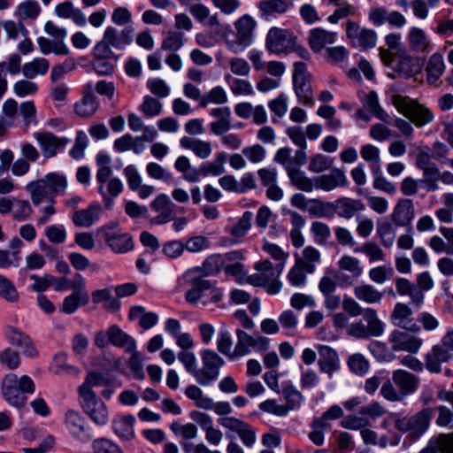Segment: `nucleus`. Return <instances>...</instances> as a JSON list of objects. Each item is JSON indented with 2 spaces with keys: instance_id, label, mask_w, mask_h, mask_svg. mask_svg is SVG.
I'll use <instances>...</instances> for the list:
<instances>
[{
  "instance_id": "1",
  "label": "nucleus",
  "mask_w": 453,
  "mask_h": 453,
  "mask_svg": "<svg viewBox=\"0 0 453 453\" xmlns=\"http://www.w3.org/2000/svg\"><path fill=\"white\" fill-rule=\"evenodd\" d=\"M111 380L109 375L103 372H89L85 381L79 387V403L87 415L97 425H104L109 418V411L104 404L97 399L92 390L93 386L106 385Z\"/></svg>"
},
{
  "instance_id": "2",
  "label": "nucleus",
  "mask_w": 453,
  "mask_h": 453,
  "mask_svg": "<svg viewBox=\"0 0 453 453\" xmlns=\"http://www.w3.org/2000/svg\"><path fill=\"white\" fill-rule=\"evenodd\" d=\"M66 188L65 176L58 173H49L42 178L29 181L25 187L35 206L44 201L52 203L54 197L63 193Z\"/></svg>"
},
{
  "instance_id": "3",
  "label": "nucleus",
  "mask_w": 453,
  "mask_h": 453,
  "mask_svg": "<svg viewBox=\"0 0 453 453\" xmlns=\"http://www.w3.org/2000/svg\"><path fill=\"white\" fill-rule=\"evenodd\" d=\"M35 385L27 375L14 373L5 375L2 380V395L4 400L15 408H22L27 403V394H33Z\"/></svg>"
},
{
  "instance_id": "4",
  "label": "nucleus",
  "mask_w": 453,
  "mask_h": 453,
  "mask_svg": "<svg viewBox=\"0 0 453 453\" xmlns=\"http://www.w3.org/2000/svg\"><path fill=\"white\" fill-rule=\"evenodd\" d=\"M255 27L256 21L250 16L243 15L234 22L235 35L230 28H226L222 40L227 50L234 54L244 51L252 43Z\"/></svg>"
},
{
  "instance_id": "5",
  "label": "nucleus",
  "mask_w": 453,
  "mask_h": 453,
  "mask_svg": "<svg viewBox=\"0 0 453 453\" xmlns=\"http://www.w3.org/2000/svg\"><path fill=\"white\" fill-rule=\"evenodd\" d=\"M256 273L248 276L247 282L255 287H264L269 295L278 294L282 287L279 277L283 271L284 263L273 266L268 259L258 261L254 265Z\"/></svg>"
},
{
  "instance_id": "6",
  "label": "nucleus",
  "mask_w": 453,
  "mask_h": 453,
  "mask_svg": "<svg viewBox=\"0 0 453 453\" xmlns=\"http://www.w3.org/2000/svg\"><path fill=\"white\" fill-rule=\"evenodd\" d=\"M392 104L417 127H422L434 121V113L428 107L408 96L395 95L392 96Z\"/></svg>"
},
{
  "instance_id": "7",
  "label": "nucleus",
  "mask_w": 453,
  "mask_h": 453,
  "mask_svg": "<svg viewBox=\"0 0 453 453\" xmlns=\"http://www.w3.org/2000/svg\"><path fill=\"white\" fill-rule=\"evenodd\" d=\"M113 27H108L93 48V69L99 75H109L113 70Z\"/></svg>"
},
{
  "instance_id": "8",
  "label": "nucleus",
  "mask_w": 453,
  "mask_h": 453,
  "mask_svg": "<svg viewBox=\"0 0 453 453\" xmlns=\"http://www.w3.org/2000/svg\"><path fill=\"white\" fill-rule=\"evenodd\" d=\"M96 180L99 183L98 191L103 196L105 206L110 208L113 195V179H111V157L110 154L100 151L96 157Z\"/></svg>"
},
{
  "instance_id": "9",
  "label": "nucleus",
  "mask_w": 453,
  "mask_h": 453,
  "mask_svg": "<svg viewBox=\"0 0 453 453\" xmlns=\"http://www.w3.org/2000/svg\"><path fill=\"white\" fill-rule=\"evenodd\" d=\"M73 293L65 296L60 306V311L65 314L74 313L81 306L87 305L89 296L86 290V280L81 273H75L71 280Z\"/></svg>"
},
{
  "instance_id": "10",
  "label": "nucleus",
  "mask_w": 453,
  "mask_h": 453,
  "mask_svg": "<svg viewBox=\"0 0 453 453\" xmlns=\"http://www.w3.org/2000/svg\"><path fill=\"white\" fill-rule=\"evenodd\" d=\"M203 368L195 372V379L198 384L207 386L218 379L219 370L224 365V359L216 352L205 349L201 354Z\"/></svg>"
},
{
  "instance_id": "11",
  "label": "nucleus",
  "mask_w": 453,
  "mask_h": 453,
  "mask_svg": "<svg viewBox=\"0 0 453 453\" xmlns=\"http://www.w3.org/2000/svg\"><path fill=\"white\" fill-rule=\"evenodd\" d=\"M294 89L299 101L306 105H311L312 88L311 74L307 72V65L303 62H296L293 71Z\"/></svg>"
},
{
  "instance_id": "12",
  "label": "nucleus",
  "mask_w": 453,
  "mask_h": 453,
  "mask_svg": "<svg viewBox=\"0 0 453 453\" xmlns=\"http://www.w3.org/2000/svg\"><path fill=\"white\" fill-rule=\"evenodd\" d=\"M185 394L188 398L195 402L197 408L210 411L213 410L218 415H227L232 412V408L227 402L214 403V401L203 395V390L196 386L190 385L186 388Z\"/></svg>"
},
{
  "instance_id": "13",
  "label": "nucleus",
  "mask_w": 453,
  "mask_h": 453,
  "mask_svg": "<svg viewBox=\"0 0 453 453\" xmlns=\"http://www.w3.org/2000/svg\"><path fill=\"white\" fill-rule=\"evenodd\" d=\"M296 37L291 32L279 27H273L266 35V48L270 52L280 54L295 46Z\"/></svg>"
},
{
  "instance_id": "14",
  "label": "nucleus",
  "mask_w": 453,
  "mask_h": 453,
  "mask_svg": "<svg viewBox=\"0 0 453 453\" xmlns=\"http://www.w3.org/2000/svg\"><path fill=\"white\" fill-rule=\"evenodd\" d=\"M65 423L67 430L75 439L82 442H88L91 439L86 418L79 411L67 410L65 414Z\"/></svg>"
},
{
  "instance_id": "15",
  "label": "nucleus",
  "mask_w": 453,
  "mask_h": 453,
  "mask_svg": "<svg viewBox=\"0 0 453 453\" xmlns=\"http://www.w3.org/2000/svg\"><path fill=\"white\" fill-rule=\"evenodd\" d=\"M388 341L392 350L411 354L418 353L423 344L422 339L400 330H394L389 334Z\"/></svg>"
},
{
  "instance_id": "16",
  "label": "nucleus",
  "mask_w": 453,
  "mask_h": 453,
  "mask_svg": "<svg viewBox=\"0 0 453 453\" xmlns=\"http://www.w3.org/2000/svg\"><path fill=\"white\" fill-rule=\"evenodd\" d=\"M433 412L431 408L423 409L409 419L398 421L397 426L399 429L410 430L414 434L419 435L427 429L433 417Z\"/></svg>"
},
{
  "instance_id": "17",
  "label": "nucleus",
  "mask_w": 453,
  "mask_h": 453,
  "mask_svg": "<svg viewBox=\"0 0 453 453\" xmlns=\"http://www.w3.org/2000/svg\"><path fill=\"white\" fill-rule=\"evenodd\" d=\"M74 113L81 119L92 117L98 110V102L93 93L92 84H88L82 96L73 105Z\"/></svg>"
},
{
  "instance_id": "18",
  "label": "nucleus",
  "mask_w": 453,
  "mask_h": 453,
  "mask_svg": "<svg viewBox=\"0 0 453 453\" xmlns=\"http://www.w3.org/2000/svg\"><path fill=\"white\" fill-rule=\"evenodd\" d=\"M347 182L345 173L339 168H334L329 173L314 177L315 188L326 192L336 188L345 187Z\"/></svg>"
},
{
  "instance_id": "19",
  "label": "nucleus",
  "mask_w": 453,
  "mask_h": 453,
  "mask_svg": "<svg viewBox=\"0 0 453 453\" xmlns=\"http://www.w3.org/2000/svg\"><path fill=\"white\" fill-rule=\"evenodd\" d=\"M34 136L41 147L42 156L47 158L54 157L58 149L67 143L66 139L58 138L49 132H38Z\"/></svg>"
},
{
  "instance_id": "20",
  "label": "nucleus",
  "mask_w": 453,
  "mask_h": 453,
  "mask_svg": "<svg viewBox=\"0 0 453 453\" xmlns=\"http://www.w3.org/2000/svg\"><path fill=\"white\" fill-rule=\"evenodd\" d=\"M407 42L410 49L415 53L427 54L433 48L427 34L423 29L417 27H412L409 29Z\"/></svg>"
},
{
  "instance_id": "21",
  "label": "nucleus",
  "mask_w": 453,
  "mask_h": 453,
  "mask_svg": "<svg viewBox=\"0 0 453 453\" xmlns=\"http://www.w3.org/2000/svg\"><path fill=\"white\" fill-rule=\"evenodd\" d=\"M319 360L318 365L322 372L329 376L338 370L339 357L337 352L329 346L319 345L318 347Z\"/></svg>"
},
{
  "instance_id": "22",
  "label": "nucleus",
  "mask_w": 453,
  "mask_h": 453,
  "mask_svg": "<svg viewBox=\"0 0 453 453\" xmlns=\"http://www.w3.org/2000/svg\"><path fill=\"white\" fill-rule=\"evenodd\" d=\"M7 338L9 343L13 347L20 349L24 356L28 357H37L38 351L30 337L26 334L17 329H12Z\"/></svg>"
},
{
  "instance_id": "23",
  "label": "nucleus",
  "mask_w": 453,
  "mask_h": 453,
  "mask_svg": "<svg viewBox=\"0 0 453 453\" xmlns=\"http://www.w3.org/2000/svg\"><path fill=\"white\" fill-rule=\"evenodd\" d=\"M289 181L298 190L303 192H312L315 188L314 178L308 177L303 171L293 165H286Z\"/></svg>"
},
{
  "instance_id": "24",
  "label": "nucleus",
  "mask_w": 453,
  "mask_h": 453,
  "mask_svg": "<svg viewBox=\"0 0 453 453\" xmlns=\"http://www.w3.org/2000/svg\"><path fill=\"white\" fill-rule=\"evenodd\" d=\"M414 218V206L411 199H400L394 208L392 221L395 226H406Z\"/></svg>"
},
{
  "instance_id": "25",
  "label": "nucleus",
  "mask_w": 453,
  "mask_h": 453,
  "mask_svg": "<svg viewBox=\"0 0 453 453\" xmlns=\"http://www.w3.org/2000/svg\"><path fill=\"white\" fill-rule=\"evenodd\" d=\"M337 265L340 273H348L349 274V276H339L342 282H347L349 277L357 279L363 273L359 259L350 255L342 256L339 259Z\"/></svg>"
},
{
  "instance_id": "26",
  "label": "nucleus",
  "mask_w": 453,
  "mask_h": 453,
  "mask_svg": "<svg viewBox=\"0 0 453 453\" xmlns=\"http://www.w3.org/2000/svg\"><path fill=\"white\" fill-rule=\"evenodd\" d=\"M101 211L99 204L92 203L87 209L76 211L73 215V222L79 227H89L98 220Z\"/></svg>"
},
{
  "instance_id": "27",
  "label": "nucleus",
  "mask_w": 453,
  "mask_h": 453,
  "mask_svg": "<svg viewBox=\"0 0 453 453\" xmlns=\"http://www.w3.org/2000/svg\"><path fill=\"white\" fill-rule=\"evenodd\" d=\"M450 358L449 349L443 345H434L426 356V367L432 372H441V364Z\"/></svg>"
},
{
  "instance_id": "28",
  "label": "nucleus",
  "mask_w": 453,
  "mask_h": 453,
  "mask_svg": "<svg viewBox=\"0 0 453 453\" xmlns=\"http://www.w3.org/2000/svg\"><path fill=\"white\" fill-rule=\"evenodd\" d=\"M182 148L191 150L197 157L201 159L208 158L212 151L211 143L207 141L183 136L180 140Z\"/></svg>"
},
{
  "instance_id": "29",
  "label": "nucleus",
  "mask_w": 453,
  "mask_h": 453,
  "mask_svg": "<svg viewBox=\"0 0 453 453\" xmlns=\"http://www.w3.org/2000/svg\"><path fill=\"white\" fill-rule=\"evenodd\" d=\"M336 34L322 28H314L309 34V46L316 53L322 50L326 44L335 42Z\"/></svg>"
},
{
  "instance_id": "30",
  "label": "nucleus",
  "mask_w": 453,
  "mask_h": 453,
  "mask_svg": "<svg viewBox=\"0 0 453 453\" xmlns=\"http://www.w3.org/2000/svg\"><path fill=\"white\" fill-rule=\"evenodd\" d=\"M334 205V212L344 219H350L357 211L365 210V204L360 200L347 197L338 199Z\"/></svg>"
},
{
  "instance_id": "31",
  "label": "nucleus",
  "mask_w": 453,
  "mask_h": 453,
  "mask_svg": "<svg viewBox=\"0 0 453 453\" xmlns=\"http://www.w3.org/2000/svg\"><path fill=\"white\" fill-rule=\"evenodd\" d=\"M412 315L411 309L402 303H397L392 311L391 319L394 324L401 328L408 329L412 332H418L419 326L416 324L411 325L408 327V322L411 321L410 318Z\"/></svg>"
},
{
  "instance_id": "32",
  "label": "nucleus",
  "mask_w": 453,
  "mask_h": 453,
  "mask_svg": "<svg viewBox=\"0 0 453 453\" xmlns=\"http://www.w3.org/2000/svg\"><path fill=\"white\" fill-rule=\"evenodd\" d=\"M353 293L357 300L367 304L379 303L383 297L382 292L368 283L357 285L353 289Z\"/></svg>"
},
{
  "instance_id": "33",
  "label": "nucleus",
  "mask_w": 453,
  "mask_h": 453,
  "mask_svg": "<svg viewBox=\"0 0 453 453\" xmlns=\"http://www.w3.org/2000/svg\"><path fill=\"white\" fill-rule=\"evenodd\" d=\"M445 69L443 57L440 53H434L430 56L426 67V82L435 85Z\"/></svg>"
},
{
  "instance_id": "34",
  "label": "nucleus",
  "mask_w": 453,
  "mask_h": 453,
  "mask_svg": "<svg viewBox=\"0 0 453 453\" xmlns=\"http://www.w3.org/2000/svg\"><path fill=\"white\" fill-rule=\"evenodd\" d=\"M392 380L405 394L413 393L418 385V378L416 375L402 369L393 372Z\"/></svg>"
},
{
  "instance_id": "35",
  "label": "nucleus",
  "mask_w": 453,
  "mask_h": 453,
  "mask_svg": "<svg viewBox=\"0 0 453 453\" xmlns=\"http://www.w3.org/2000/svg\"><path fill=\"white\" fill-rule=\"evenodd\" d=\"M50 68L49 61L44 58H35L22 65V74L28 80H33L36 76H43Z\"/></svg>"
},
{
  "instance_id": "36",
  "label": "nucleus",
  "mask_w": 453,
  "mask_h": 453,
  "mask_svg": "<svg viewBox=\"0 0 453 453\" xmlns=\"http://www.w3.org/2000/svg\"><path fill=\"white\" fill-rule=\"evenodd\" d=\"M289 8L286 0H263L258 4V9L265 19L285 13Z\"/></svg>"
},
{
  "instance_id": "37",
  "label": "nucleus",
  "mask_w": 453,
  "mask_h": 453,
  "mask_svg": "<svg viewBox=\"0 0 453 453\" xmlns=\"http://www.w3.org/2000/svg\"><path fill=\"white\" fill-rule=\"evenodd\" d=\"M420 71L418 60L411 55H402L399 57L395 72L402 77L411 78Z\"/></svg>"
},
{
  "instance_id": "38",
  "label": "nucleus",
  "mask_w": 453,
  "mask_h": 453,
  "mask_svg": "<svg viewBox=\"0 0 453 453\" xmlns=\"http://www.w3.org/2000/svg\"><path fill=\"white\" fill-rule=\"evenodd\" d=\"M50 370L57 375L62 376V375H73V376H78L81 372V370L73 366L72 365H69L66 360V355L64 353L57 354L53 360L50 366Z\"/></svg>"
},
{
  "instance_id": "39",
  "label": "nucleus",
  "mask_w": 453,
  "mask_h": 453,
  "mask_svg": "<svg viewBox=\"0 0 453 453\" xmlns=\"http://www.w3.org/2000/svg\"><path fill=\"white\" fill-rule=\"evenodd\" d=\"M41 12L39 4L35 0H26L18 4L14 15L20 20L35 19Z\"/></svg>"
},
{
  "instance_id": "40",
  "label": "nucleus",
  "mask_w": 453,
  "mask_h": 453,
  "mask_svg": "<svg viewBox=\"0 0 453 453\" xmlns=\"http://www.w3.org/2000/svg\"><path fill=\"white\" fill-rule=\"evenodd\" d=\"M226 155L224 152L218 153L212 161L203 164L199 174L203 176H219L225 172Z\"/></svg>"
},
{
  "instance_id": "41",
  "label": "nucleus",
  "mask_w": 453,
  "mask_h": 453,
  "mask_svg": "<svg viewBox=\"0 0 453 453\" xmlns=\"http://www.w3.org/2000/svg\"><path fill=\"white\" fill-rule=\"evenodd\" d=\"M189 12L196 19L205 26L216 27L219 25V19L217 14L211 15L210 10L202 4L191 5Z\"/></svg>"
},
{
  "instance_id": "42",
  "label": "nucleus",
  "mask_w": 453,
  "mask_h": 453,
  "mask_svg": "<svg viewBox=\"0 0 453 453\" xmlns=\"http://www.w3.org/2000/svg\"><path fill=\"white\" fill-rule=\"evenodd\" d=\"M174 167L183 175V179L188 182H197L200 180L199 171L193 169L189 159L185 156H180L174 162Z\"/></svg>"
},
{
  "instance_id": "43",
  "label": "nucleus",
  "mask_w": 453,
  "mask_h": 453,
  "mask_svg": "<svg viewBox=\"0 0 453 453\" xmlns=\"http://www.w3.org/2000/svg\"><path fill=\"white\" fill-rule=\"evenodd\" d=\"M237 342L231 355V359L248 355L252 348L253 336L247 334L242 329L236 330Z\"/></svg>"
},
{
  "instance_id": "44",
  "label": "nucleus",
  "mask_w": 453,
  "mask_h": 453,
  "mask_svg": "<svg viewBox=\"0 0 453 453\" xmlns=\"http://www.w3.org/2000/svg\"><path fill=\"white\" fill-rule=\"evenodd\" d=\"M37 43L41 52L44 55L50 54L51 52L55 53L56 55H67L69 53V49L65 42H51L48 38L41 36L37 39Z\"/></svg>"
},
{
  "instance_id": "45",
  "label": "nucleus",
  "mask_w": 453,
  "mask_h": 453,
  "mask_svg": "<svg viewBox=\"0 0 453 453\" xmlns=\"http://www.w3.org/2000/svg\"><path fill=\"white\" fill-rule=\"evenodd\" d=\"M296 260H301L302 265L306 267L308 273L315 271V265L321 260V255L319 250L312 246L305 247L302 251V257L296 256Z\"/></svg>"
},
{
  "instance_id": "46",
  "label": "nucleus",
  "mask_w": 453,
  "mask_h": 453,
  "mask_svg": "<svg viewBox=\"0 0 453 453\" xmlns=\"http://www.w3.org/2000/svg\"><path fill=\"white\" fill-rule=\"evenodd\" d=\"M0 297L10 303H17L20 296L14 283L0 274Z\"/></svg>"
},
{
  "instance_id": "47",
  "label": "nucleus",
  "mask_w": 453,
  "mask_h": 453,
  "mask_svg": "<svg viewBox=\"0 0 453 453\" xmlns=\"http://www.w3.org/2000/svg\"><path fill=\"white\" fill-rule=\"evenodd\" d=\"M334 203L330 202H325L320 199L309 200L308 211L315 217H331L334 214Z\"/></svg>"
},
{
  "instance_id": "48",
  "label": "nucleus",
  "mask_w": 453,
  "mask_h": 453,
  "mask_svg": "<svg viewBox=\"0 0 453 453\" xmlns=\"http://www.w3.org/2000/svg\"><path fill=\"white\" fill-rule=\"evenodd\" d=\"M364 319L367 323L366 328L369 329L372 336H380L384 332V325L378 319L376 311L371 308L364 310Z\"/></svg>"
},
{
  "instance_id": "49",
  "label": "nucleus",
  "mask_w": 453,
  "mask_h": 453,
  "mask_svg": "<svg viewBox=\"0 0 453 453\" xmlns=\"http://www.w3.org/2000/svg\"><path fill=\"white\" fill-rule=\"evenodd\" d=\"M251 220L252 213L245 211L237 222L228 229V233L238 239L244 237L251 226Z\"/></svg>"
},
{
  "instance_id": "50",
  "label": "nucleus",
  "mask_w": 453,
  "mask_h": 453,
  "mask_svg": "<svg viewBox=\"0 0 453 453\" xmlns=\"http://www.w3.org/2000/svg\"><path fill=\"white\" fill-rule=\"evenodd\" d=\"M184 44V35L180 31H169L162 40L161 49L172 52L178 51Z\"/></svg>"
},
{
  "instance_id": "51",
  "label": "nucleus",
  "mask_w": 453,
  "mask_h": 453,
  "mask_svg": "<svg viewBox=\"0 0 453 453\" xmlns=\"http://www.w3.org/2000/svg\"><path fill=\"white\" fill-rule=\"evenodd\" d=\"M21 359L19 353L10 347L0 351V365L9 370H16L19 367Z\"/></svg>"
},
{
  "instance_id": "52",
  "label": "nucleus",
  "mask_w": 453,
  "mask_h": 453,
  "mask_svg": "<svg viewBox=\"0 0 453 453\" xmlns=\"http://www.w3.org/2000/svg\"><path fill=\"white\" fill-rule=\"evenodd\" d=\"M365 106L368 110L379 119L389 122V115L380 107L377 94L374 91H371L365 96Z\"/></svg>"
},
{
  "instance_id": "53",
  "label": "nucleus",
  "mask_w": 453,
  "mask_h": 453,
  "mask_svg": "<svg viewBox=\"0 0 453 453\" xmlns=\"http://www.w3.org/2000/svg\"><path fill=\"white\" fill-rule=\"evenodd\" d=\"M301 260H296L294 266L288 273V280L292 286L300 287L306 282V267L302 265Z\"/></svg>"
},
{
  "instance_id": "54",
  "label": "nucleus",
  "mask_w": 453,
  "mask_h": 453,
  "mask_svg": "<svg viewBox=\"0 0 453 453\" xmlns=\"http://www.w3.org/2000/svg\"><path fill=\"white\" fill-rule=\"evenodd\" d=\"M226 80L230 81L229 87L231 92L235 96H250L253 93L252 85L249 81L234 78L230 75H226Z\"/></svg>"
},
{
  "instance_id": "55",
  "label": "nucleus",
  "mask_w": 453,
  "mask_h": 453,
  "mask_svg": "<svg viewBox=\"0 0 453 453\" xmlns=\"http://www.w3.org/2000/svg\"><path fill=\"white\" fill-rule=\"evenodd\" d=\"M228 97L225 89L217 86L212 88L207 95L202 99L200 105L203 107L207 106L209 104H224L227 102Z\"/></svg>"
},
{
  "instance_id": "56",
  "label": "nucleus",
  "mask_w": 453,
  "mask_h": 453,
  "mask_svg": "<svg viewBox=\"0 0 453 453\" xmlns=\"http://www.w3.org/2000/svg\"><path fill=\"white\" fill-rule=\"evenodd\" d=\"M38 90L37 83L28 79L19 80L13 84V92L19 97L35 95Z\"/></svg>"
},
{
  "instance_id": "57",
  "label": "nucleus",
  "mask_w": 453,
  "mask_h": 453,
  "mask_svg": "<svg viewBox=\"0 0 453 453\" xmlns=\"http://www.w3.org/2000/svg\"><path fill=\"white\" fill-rule=\"evenodd\" d=\"M206 280L196 279L192 282L191 288L185 294V299L190 303L202 302Z\"/></svg>"
},
{
  "instance_id": "58",
  "label": "nucleus",
  "mask_w": 453,
  "mask_h": 453,
  "mask_svg": "<svg viewBox=\"0 0 453 453\" xmlns=\"http://www.w3.org/2000/svg\"><path fill=\"white\" fill-rule=\"evenodd\" d=\"M453 448V441H449V436L441 434L435 441H431L420 453H445Z\"/></svg>"
},
{
  "instance_id": "59",
  "label": "nucleus",
  "mask_w": 453,
  "mask_h": 453,
  "mask_svg": "<svg viewBox=\"0 0 453 453\" xmlns=\"http://www.w3.org/2000/svg\"><path fill=\"white\" fill-rule=\"evenodd\" d=\"M115 347L122 348L127 353H129L136 349V342L129 334L115 327Z\"/></svg>"
},
{
  "instance_id": "60",
  "label": "nucleus",
  "mask_w": 453,
  "mask_h": 453,
  "mask_svg": "<svg viewBox=\"0 0 453 453\" xmlns=\"http://www.w3.org/2000/svg\"><path fill=\"white\" fill-rule=\"evenodd\" d=\"M311 232L314 237V241L319 244H325L331 235L329 226L320 221L311 223Z\"/></svg>"
},
{
  "instance_id": "61",
  "label": "nucleus",
  "mask_w": 453,
  "mask_h": 453,
  "mask_svg": "<svg viewBox=\"0 0 453 453\" xmlns=\"http://www.w3.org/2000/svg\"><path fill=\"white\" fill-rule=\"evenodd\" d=\"M140 111L147 117L157 116L162 111V104L157 99L146 96L140 106Z\"/></svg>"
},
{
  "instance_id": "62",
  "label": "nucleus",
  "mask_w": 453,
  "mask_h": 453,
  "mask_svg": "<svg viewBox=\"0 0 453 453\" xmlns=\"http://www.w3.org/2000/svg\"><path fill=\"white\" fill-rule=\"evenodd\" d=\"M333 165V159L323 154L313 156L309 164V170L311 173H319L330 169Z\"/></svg>"
},
{
  "instance_id": "63",
  "label": "nucleus",
  "mask_w": 453,
  "mask_h": 453,
  "mask_svg": "<svg viewBox=\"0 0 453 453\" xmlns=\"http://www.w3.org/2000/svg\"><path fill=\"white\" fill-rule=\"evenodd\" d=\"M2 26L9 39H17L19 33L23 36L27 35V29L20 20L15 22L13 20L8 19L4 21Z\"/></svg>"
},
{
  "instance_id": "64",
  "label": "nucleus",
  "mask_w": 453,
  "mask_h": 453,
  "mask_svg": "<svg viewBox=\"0 0 453 453\" xmlns=\"http://www.w3.org/2000/svg\"><path fill=\"white\" fill-rule=\"evenodd\" d=\"M19 113L23 119L24 125L27 127L30 125H35L36 121V109L34 102L26 101L19 106Z\"/></svg>"
}]
</instances>
